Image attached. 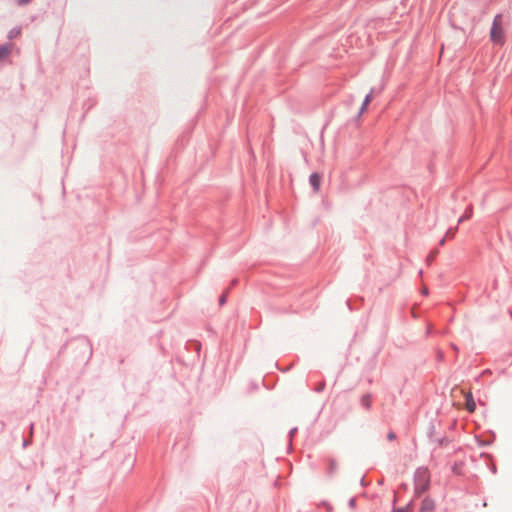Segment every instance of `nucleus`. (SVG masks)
<instances>
[{"label":"nucleus","instance_id":"20e7f679","mask_svg":"<svg viewBox=\"0 0 512 512\" xmlns=\"http://www.w3.org/2000/svg\"><path fill=\"white\" fill-rule=\"evenodd\" d=\"M360 403L365 410H367V411L370 410L371 405H372L371 395L368 393L362 395L360 398Z\"/></svg>","mask_w":512,"mask_h":512},{"label":"nucleus","instance_id":"6e6552de","mask_svg":"<svg viewBox=\"0 0 512 512\" xmlns=\"http://www.w3.org/2000/svg\"><path fill=\"white\" fill-rule=\"evenodd\" d=\"M393 512H412V509L411 507L408 505L404 508H399V509H396L394 510Z\"/></svg>","mask_w":512,"mask_h":512},{"label":"nucleus","instance_id":"f03ea898","mask_svg":"<svg viewBox=\"0 0 512 512\" xmlns=\"http://www.w3.org/2000/svg\"><path fill=\"white\" fill-rule=\"evenodd\" d=\"M310 184L312 185L315 192H318L321 185V175L318 173H313L310 175Z\"/></svg>","mask_w":512,"mask_h":512},{"label":"nucleus","instance_id":"f257e3e1","mask_svg":"<svg viewBox=\"0 0 512 512\" xmlns=\"http://www.w3.org/2000/svg\"><path fill=\"white\" fill-rule=\"evenodd\" d=\"M490 39L494 44L503 45L505 42V32L503 16L498 14L493 20V24L490 31Z\"/></svg>","mask_w":512,"mask_h":512},{"label":"nucleus","instance_id":"9d476101","mask_svg":"<svg viewBox=\"0 0 512 512\" xmlns=\"http://www.w3.org/2000/svg\"><path fill=\"white\" fill-rule=\"evenodd\" d=\"M394 438H395V434H394L393 432H390V433L388 434V439H389V440H393Z\"/></svg>","mask_w":512,"mask_h":512},{"label":"nucleus","instance_id":"423d86ee","mask_svg":"<svg viewBox=\"0 0 512 512\" xmlns=\"http://www.w3.org/2000/svg\"><path fill=\"white\" fill-rule=\"evenodd\" d=\"M371 100H372V93H369L364 99V102H363L361 110H360L361 113H363L367 109V106L370 104Z\"/></svg>","mask_w":512,"mask_h":512},{"label":"nucleus","instance_id":"ddd939ff","mask_svg":"<svg viewBox=\"0 0 512 512\" xmlns=\"http://www.w3.org/2000/svg\"><path fill=\"white\" fill-rule=\"evenodd\" d=\"M354 503H355V500H354V499H351V500H350V505H351V506H354Z\"/></svg>","mask_w":512,"mask_h":512},{"label":"nucleus","instance_id":"7ed1b4c3","mask_svg":"<svg viewBox=\"0 0 512 512\" xmlns=\"http://www.w3.org/2000/svg\"><path fill=\"white\" fill-rule=\"evenodd\" d=\"M435 504L430 499H424L422 501L419 512H434Z\"/></svg>","mask_w":512,"mask_h":512},{"label":"nucleus","instance_id":"0eeeda50","mask_svg":"<svg viewBox=\"0 0 512 512\" xmlns=\"http://www.w3.org/2000/svg\"><path fill=\"white\" fill-rule=\"evenodd\" d=\"M10 53V48L8 46L0 47V60L5 58Z\"/></svg>","mask_w":512,"mask_h":512},{"label":"nucleus","instance_id":"39448f33","mask_svg":"<svg viewBox=\"0 0 512 512\" xmlns=\"http://www.w3.org/2000/svg\"><path fill=\"white\" fill-rule=\"evenodd\" d=\"M466 408L471 413L474 412L476 409V403L470 392L466 394Z\"/></svg>","mask_w":512,"mask_h":512},{"label":"nucleus","instance_id":"9b49d317","mask_svg":"<svg viewBox=\"0 0 512 512\" xmlns=\"http://www.w3.org/2000/svg\"><path fill=\"white\" fill-rule=\"evenodd\" d=\"M30 0H18L20 5L27 4Z\"/></svg>","mask_w":512,"mask_h":512},{"label":"nucleus","instance_id":"f8f14e48","mask_svg":"<svg viewBox=\"0 0 512 512\" xmlns=\"http://www.w3.org/2000/svg\"><path fill=\"white\" fill-rule=\"evenodd\" d=\"M422 293H423L424 295H426V294L428 293V291H427V288H426V287H424V288H423Z\"/></svg>","mask_w":512,"mask_h":512},{"label":"nucleus","instance_id":"1a4fd4ad","mask_svg":"<svg viewBox=\"0 0 512 512\" xmlns=\"http://www.w3.org/2000/svg\"><path fill=\"white\" fill-rule=\"evenodd\" d=\"M226 301V295H222L221 298H220V304L223 305Z\"/></svg>","mask_w":512,"mask_h":512}]
</instances>
